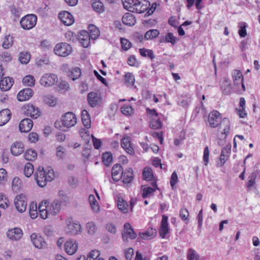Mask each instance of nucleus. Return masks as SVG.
I'll use <instances>...</instances> for the list:
<instances>
[{
	"instance_id": "nucleus-1",
	"label": "nucleus",
	"mask_w": 260,
	"mask_h": 260,
	"mask_svg": "<svg viewBox=\"0 0 260 260\" xmlns=\"http://www.w3.org/2000/svg\"><path fill=\"white\" fill-rule=\"evenodd\" d=\"M60 207L61 203L58 200H54L51 203L42 202L38 206L40 216L43 219L54 216L59 212Z\"/></svg>"
},
{
	"instance_id": "nucleus-2",
	"label": "nucleus",
	"mask_w": 260,
	"mask_h": 260,
	"mask_svg": "<svg viewBox=\"0 0 260 260\" xmlns=\"http://www.w3.org/2000/svg\"><path fill=\"white\" fill-rule=\"evenodd\" d=\"M34 176L38 185L41 187L45 186L47 182H51L54 178L53 169L51 168L44 169L42 167H39L37 169Z\"/></svg>"
},
{
	"instance_id": "nucleus-3",
	"label": "nucleus",
	"mask_w": 260,
	"mask_h": 260,
	"mask_svg": "<svg viewBox=\"0 0 260 260\" xmlns=\"http://www.w3.org/2000/svg\"><path fill=\"white\" fill-rule=\"evenodd\" d=\"M122 2L125 9L139 14L145 12L150 6L146 0H122Z\"/></svg>"
},
{
	"instance_id": "nucleus-4",
	"label": "nucleus",
	"mask_w": 260,
	"mask_h": 260,
	"mask_svg": "<svg viewBox=\"0 0 260 260\" xmlns=\"http://www.w3.org/2000/svg\"><path fill=\"white\" fill-rule=\"evenodd\" d=\"M61 122L62 124L60 125L59 122L56 121L54 123L55 127L62 131L67 132L76 124L77 119L74 113L68 112L62 116Z\"/></svg>"
},
{
	"instance_id": "nucleus-5",
	"label": "nucleus",
	"mask_w": 260,
	"mask_h": 260,
	"mask_svg": "<svg viewBox=\"0 0 260 260\" xmlns=\"http://www.w3.org/2000/svg\"><path fill=\"white\" fill-rule=\"evenodd\" d=\"M66 224L65 231L70 235H77L82 232V228L79 222L73 220L72 218H68L66 219Z\"/></svg>"
},
{
	"instance_id": "nucleus-6",
	"label": "nucleus",
	"mask_w": 260,
	"mask_h": 260,
	"mask_svg": "<svg viewBox=\"0 0 260 260\" xmlns=\"http://www.w3.org/2000/svg\"><path fill=\"white\" fill-rule=\"evenodd\" d=\"M37 17L35 14H27L23 17L20 21L21 27L25 30H29L35 26Z\"/></svg>"
},
{
	"instance_id": "nucleus-7",
	"label": "nucleus",
	"mask_w": 260,
	"mask_h": 260,
	"mask_svg": "<svg viewBox=\"0 0 260 260\" xmlns=\"http://www.w3.org/2000/svg\"><path fill=\"white\" fill-rule=\"evenodd\" d=\"M72 51L71 46L66 43L57 44L54 48V52L55 54L63 57H66L70 54Z\"/></svg>"
},
{
	"instance_id": "nucleus-8",
	"label": "nucleus",
	"mask_w": 260,
	"mask_h": 260,
	"mask_svg": "<svg viewBox=\"0 0 260 260\" xmlns=\"http://www.w3.org/2000/svg\"><path fill=\"white\" fill-rule=\"evenodd\" d=\"M58 80L57 76L53 73L44 74L40 79V84L44 87H50L54 85Z\"/></svg>"
},
{
	"instance_id": "nucleus-9",
	"label": "nucleus",
	"mask_w": 260,
	"mask_h": 260,
	"mask_svg": "<svg viewBox=\"0 0 260 260\" xmlns=\"http://www.w3.org/2000/svg\"><path fill=\"white\" fill-rule=\"evenodd\" d=\"M22 111L24 115L36 119L40 115V111L37 107L32 105L26 104L23 106Z\"/></svg>"
},
{
	"instance_id": "nucleus-10",
	"label": "nucleus",
	"mask_w": 260,
	"mask_h": 260,
	"mask_svg": "<svg viewBox=\"0 0 260 260\" xmlns=\"http://www.w3.org/2000/svg\"><path fill=\"white\" fill-rule=\"evenodd\" d=\"M208 122L210 127L213 128L217 127L222 123L220 113L216 110L210 112L208 115Z\"/></svg>"
},
{
	"instance_id": "nucleus-11",
	"label": "nucleus",
	"mask_w": 260,
	"mask_h": 260,
	"mask_svg": "<svg viewBox=\"0 0 260 260\" xmlns=\"http://www.w3.org/2000/svg\"><path fill=\"white\" fill-rule=\"evenodd\" d=\"M122 236L123 241L125 243L128 242V238L132 240L136 238V234L130 223L127 222L124 224V229L122 231Z\"/></svg>"
},
{
	"instance_id": "nucleus-12",
	"label": "nucleus",
	"mask_w": 260,
	"mask_h": 260,
	"mask_svg": "<svg viewBox=\"0 0 260 260\" xmlns=\"http://www.w3.org/2000/svg\"><path fill=\"white\" fill-rule=\"evenodd\" d=\"M30 239L32 244L38 249H44L47 247V243L40 235L33 233L30 235Z\"/></svg>"
},
{
	"instance_id": "nucleus-13",
	"label": "nucleus",
	"mask_w": 260,
	"mask_h": 260,
	"mask_svg": "<svg viewBox=\"0 0 260 260\" xmlns=\"http://www.w3.org/2000/svg\"><path fill=\"white\" fill-rule=\"evenodd\" d=\"M232 78L234 85L239 89L241 85L242 90L245 91V86L243 83V77L240 70H235L232 73Z\"/></svg>"
},
{
	"instance_id": "nucleus-14",
	"label": "nucleus",
	"mask_w": 260,
	"mask_h": 260,
	"mask_svg": "<svg viewBox=\"0 0 260 260\" xmlns=\"http://www.w3.org/2000/svg\"><path fill=\"white\" fill-rule=\"evenodd\" d=\"M26 197L24 194L17 195L15 199V205L17 210L21 213L24 212L27 207Z\"/></svg>"
},
{
	"instance_id": "nucleus-15",
	"label": "nucleus",
	"mask_w": 260,
	"mask_h": 260,
	"mask_svg": "<svg viewBox=\"0 0 260 260\" xmlns=\"http://www.w3.org/2000/svg\"><path fill=\"white\" fill-rule=\"evenodd\" d=\"M87 101L90 107L94 108L99 106L102 102V99L99 93L90 92L87 95Z\"/></svg>"
},
{
	"instance_id": "nucleus-16",
	"label": "nucleus",
	"mask_w": 260,
	"mask_h": 260,
	"mask_svg": "<svg viewBox=\"0 0 260 260\" xmlns=\"http://www.w3.org/2000/svg\"><path fill=\"white\" fill-rule=\"evenodd\" d=\"M168 217L165 215L162 216V219L159 229V234L161 238H165L169 233Z\"/></svg>"
},
{
	"instance_id": "nucleus-17",
	"label": "nucleus",
	"mask_w": 260,
	"mask_h": 260,
	"mask_svg": "<svg viewBox=\"0 0 260 260\" xmlns=\"http://www.w3.org/2000/svg\"><path fill=\"white\" fill-rule=\"evenodd\" d=\"M59 18L65 25L70 26L74 22L72 15L67 11H62L59 14Z\"/></svg>"
},
{
	"instance_id": "nucleus-18",
	"label": "nucleus",
	"mask_w": 260,
	"mask_h": 260,
	"mask_svg": "<svg viewBox=\"0 0 260 260\" xmlns=\"http://www.w3.org/2000/svg\"><path fill=\"white\" fill-rule=\"evenodd\" d=\"M78 245L76 241L69 240L64 244V250L69 255L75 254L78 250Z\"/></svg>"
},
{
	"instance_id": "nucleus-19",
	"label": "nucleus",
	"mask_w": 260,
	"mask_h": 260,
	"mask_svg": "<svg viewBox=\"0 0 260 260\" xmlns=\"http://www.w3.org/2000/svg\"><path fill=\"white\" fill-rule=\"evenodd\" d=\"M8 238L12 241L20 240L23 235L22 231L18 228L9 230L7 233Z\"/></svg>"
},
{
	"instance_id": "nucleus-20",
	"label": "nucleus",
	"mask_w": 260,
	"mask_h": 260,
	"mask_svg": "<svg viewBox=\"0 0 260 260\" xmlns=\"http://www.w3.org/2000/svg\"><path fill=\"white\" fill-rule=\"evenodd\" d=\"M121 146L126 153L131 155L134 154V150L132 146L129 137L125 136L121 139Z\"/></svg>"
},
{
	"instance_id": "nucleus-21",
	"label": "nucleus",
	"mask_w": 260,
	"mask_h": 260,
	"mask_svg": "<svg viewBox=\"0 0 260 260\" xmlns=\"http://www.w3.org/2000/svg\"><path fill=\"white\" fill-rule=\"evenodd\" d=\"M34 94L32 89L27 88L20 91L17 95V99L20 102L28 100L31 98Z\"/></svg>"
},
{
	"instance_id": "nucleus-22",
	"label": "nucleus",
	"mask_w": 260,
	"mask_h": 260,
	"mask_svg": "<svg viewBox=\"0 0 260 260\" xmlns=\"http://www.w3.org/2000/svg\"><path fill=\"white\" fill-rule=\"evenodd\" d=\"M123 168L119 164H115L113 166L111 170L112 177L114 181H119L122 176Z\"/></svg>"
},
{
	"instance_id": "nucleus-23",
	"label": "nucleus",
	"mask_w": 260,
	"mask_h": 260,
	"mask_svg": "<svg viewBox=\"0 0 260 260\" xmlns=\"http://www.w3.org/2000/svg\"><path fill=\"white\" fill-rule=\"evenodd\" d=\"M152 187L147 186L146 185H142V196L143 198H146L151 196L153 192L156 190L158 189L157 184L155 182L152 183Z\"/></svg>"
},
{
	"instance_id": "nucleus-24",
	"label": "nucleus",
	"mask_w": 260,
	"mask_h": 260,
	"mask_svg": "<svg viewBox=\"0 0 260 260\" xmlns=\"http://www.w3.org/2000/svg\"><path fill=\"white\" fill-rule=\"evenodd\" d=\"M32 126V121L29 118H25L20 121L19 127L20 132L27 133L31 130Z\"/></svg>"
},
{
	"instance_id": "nucleus-25",
	"label": "nucleus",
	"mask_w": 260,
	"mask_h": 260,
	"mask_svg": "<svg viewBox=\"0 0 260 260\" xmlns=\"http://www.w3.org/2000/svg\"><path fill=\"white\" fill-rule=\"evenodd\" d=\"M14 83L13 79L9 77H3L0 79V88L3 91L9 90Z\"/></svg>"
},
{
	"instance_id": "nucleus-26",
	"label": "nucleus",
	"mask_w": 260,
	"mask_h": 260,
	"mask_svg": "<svg viewBox=\"0 0 260 260\" xmlns=\"http://www.w3.org/2000/svg\"><path fill=\"white\" fill-rule=\"evenodd\" d=\"M24 151V145L21 142H16L11 148V152L13 155L18 156Z\"/></svg>"
},
{
	"instance_id": "nucleus-27",
	"label": "nucleus",
	"mask_w": 260,
	"mask_h": 260,
	"mask_svg": "<svg viewBox=\"0 0 260 260\" xmlns=\"http://www.w3.org/2000/svg\"><path fill=\"white\" fill-rule=\"evenodd\" d=\"M11 113L8 109H5L0 111V126L7 123L10 119Z\"/></svg>"
},
{
	"instance_id": "nucleus-28",
	"label": "nucleus",
	"mask_w": 260,
	"mask_h": 260,
	"mask_svg": "<svg viewBox=\"0 0 260 260\" xmlns=\"http://www.w3.org/2000/svg\"><path fill=\"white\" fill-rule=\"evenodd\" d=\"M221 89L225 94H228L231 93L232 86L229 79L227 78H223L222 79L221 82Z\"/></svg>"
},
{
	"instance_id": "nucleus-29",
	"label": "nucleus",
	"mask_w": 260,
	"mask_h": 260,
	"mask_svg": "<svg viewBox=\"0 0 260 260\" xmlns=\"http://www.w3.org/2000/svg\"><path fill=\"white\" fill-rule=\"evenodd\" d=\"M123 24L128 26H133L135 24L136 20L135 17L130 13H126L122 18Z\"/></svg>"
},
{
	"instance_id": "nucleus-30",
	"label": "nucleus",
	"mask_w": 260,
	"mask_h": 260,
	"mask_svg": "<svg viewBox=\"0 0 260 260\" xmlns=\"http://www.w3.org/2000/svg\"><path fill=\"white\" fill-rule=\"evenodd\" d=\"M231 152V147H224L221 152L219 161L220 166H222L228 159L229 154Z\"/></svg>"
},
{
	"instance_id": "nucleus-31",
	"label": "nucleus",
	"mask_w": 260,
	"mask_h": 260,
	"mask_svg": "<svg viewBox=\"0 0 260 260\" xmlns=\"http://www.w3.org/2000/svg\"><path fill=\"white\" fill-rule=\"evenodd\" d=\"M89 33L87 36L92 40H95L100 36V32L99 28L93 24H90L88 28Z\"/></svg>"
},
{
	"instance_id": "nucleus-32",
	"label": "nucleus",
	"mask_w": 260,
	"mask_h": 260,
	"mask_svg": "<svg viewBox=\"0 0 260 260\" xmlns=\"http://www.w3.org/2000/svg\"><path fill=\"white\" fill-rule=\"evenodd\" d=\"M81 119L85 127L89 128L91 126V120L89 114L86 110H83L81 113Z\"/></svg>"
},
{
	"instance_id": "nucleus-33",
	"label": "nucleus",
	"mask_w": 260,
	"mask_h": 260,
	"mask_svg": "<svg viewBox=\"0 0 260 260\" xmlns=\"http://www.w3.org/2000/svg\"><path fill=\"white\" fill-rule=\"evenodd\" d=\"M93 9L98 13H103L105 10L103 4L99 0H91Z\"/></svg>"
},
{
	"instance_id": "nucleus-34",
	"label": "nucleus",
	"mask_w": 260,
	"mask_h": 260,
	"mask_svg": "<svg viewBox=\"0 0 260 260\" xmlns=\"http://www.w3.org/2000/svg\"><path fill=\"white\" fill-rule=\"evenodd\" d=\"M123 182L124 183H129L134 178L133 170L131 168L126 169L124 172H123L122 176Z\"/></svg>"
},
{
	"instance_id": "nucleus-35",
	"label": "nucleus",
	"mask_w": 260,
	"mask_h": 260,
	"mask_svg": "<svg viewBox=\"0 0 260 260\" xmlns=\"http://www.w3.org/2000/svg\"><path fill=\"white\" fill-rule=\"evenodd\" d=\"M117 202V207L122 212L126 213L128 212V205L122 198H118Z\"/></svg>"
},
{
	"instance_id": "nucleus-36",
	"label": "nucleus",
	"mask_w": 260,
	"mask_h": 260,
	"mask_svg": "<svg viewBox=\"0 0 260 260\" xmlns=\"http://www.w3.org/2000/svg\"><path fill=\"white\" fill-rule=\"evenodd\" d=\"M156 235V230L152 228L149 229L144 233H140V236L141 239L144 240H149L155 237Z\"/></svg>"
},
{
	"instance_id": "nucleus-37",
	"label": "nucleus",
	"mask_w": 260,
	"mask_h": 260,
	"mask_svg": "<svg viewBox=\"0 0 260 260\" xmlns=\"http://www.w3.org/2000/svg\"><path fill=\"white\" fill-rule=\"evenodd\" d=\"M81 75V71L80 68L75 67L68 72L69 77L73 81L78 79Z\"/></svg>"
},
{
	"instance_id": "nucleus-38",
	"label": "nucleus",
	"mask_w": 260,
	"mask_h": 260,
	"mask_svg": "<svg viewBox=\"0 0 260 260\" xmlns=\"http://www.w3.org/2000/svg\"><path fill=\"white\" fill-rule=\"evenodd\" d=\"M24 157L27 160H34L37 157V153L35 150L29 149L25 152Z\"/></svg>"
},
{
	"instance_id": "nucleus-39",
	"label": "nucleus",
	"mask_w": 260,
	"mask_h": 260,
	"mask_svg": "<svg viewBox=\"0 0 260 260\" xmlns=\"http://www.w3.org/2000/svg\"><path fill=\"white\" fill-rule=\"evenodd\" d=\"M221 128H223V133L227 136L229 134L230 129V122L227 118H224L222 119V123L220 124Z\"/></svg>"
},
{
	"instance_id": "nucleus-40",
	"label": "nucleus",
	"mask_w": 260,
	"mask_h": 260,
	"mask_svg": "<svg viewBox=\"0 0 260 260\" xmlns=\"http://www.w3.org/2000/svg\"><path fill=\"white\" fill-rule=\"evenodd\" d=\"M159 32L157 29H150L148 30L145 34V39L147 40H152L158 37Z\"/></svg>"
},
{
	"instance_id": "nucleus-41",
	"label": "nucleus",
	"mask_w": 260,
	"mask_h": 260,
	"mask_svg": "<svg viewBox=\"0 0 260 260\" xmlns=\"http://www.w3.org/2000/svg\"><path fill=\"white\" fill-rule=\"evenodd\" d=\"M139 52L143 57H148L151 60L155 58V55L152 50L145 48H141L139 49Z\"/></svg>"
},
{
	"instance_id": "nucleus-42",
	"label": "nucleus",
	"mask_w": 260,
	"mask_h": 260,
	"mask_svg": "<svg viewBox=\"0 0 260 260\" xmlns=\"http://www.w3.org/2000/svg\"><path fill=\"white\" fill-rule=\"evenodd\" d=\"M13 37L10 35L5 36L3 42V47L5 49H8L13 44Z\"/></svg>"
},
{
	"instance_id": "nucleus-43",
	"label": "nucleus",
	"mask_w": 260,
	"mask_h": 260,
	"mask_svg": "<svg viewBox=\"0 0 260 260\" xmlns=\"http://www.w3.org/2000/svg\"><path fill=\"white\" fill-rule=\"evenodd\" d=\"M23 172L26 177H30L34 172V168L32 164L30 162L26 163L24 166Z\"/></svg>"
},
{
	"instance_id": "nucleus-44",
	"label": "nucleus",
	"mask_w": 260,
	"mask_h": 260,
	"mask_svg": "<svg viewBox=\"0 0 260 260\" xmlns=\"http://www.w3.org/2000/svg\"><path fill=\"white\" fill-rule=\"evenodd\" d=\"M44 101L46 104L50 107L55 106L57 103V99L51 95L46 96L44 98Z\"/></svg>"
},
{
	"instance_id": "nucleus-45",
	"label": "nucleus",
	"mask_w": 260,
	"mask_h": 260,
	"mask_svg": "<svg viewBox=\"0 0 260 260\" xmlns=\"http://www.w3.org/2000/svg\"><path fill=\"white\" fill-rule=\"evenodd\" d=\"M187 258L188 260H199L200 255L194 249L189 248L187 251Z\"/></svg>"
},
{
	"instance_id": "nucleus-46",
	"label": "nucleus",
	"mask_w": 260,
	"mask_h": 260,
	"mask_svg": "<svg viewBox=\"0 0 260 260\" xmlns=\"http://www.w3.org/2000/svg\"><path fill=\"white\" fill-rule=\"evenodd\" d=\"M30 56L28 52H21L19 54V60L22 63L27 64L30 60Z\"/></svg>"
},
{
	"instance_id": "nucleus-47",
	"label": "nucleus",
	"mask_w": 260,
	"mask_h": 260,
	"mask_svg": "<svg viewBox=\"0 0 260 260\" xmlns=\"http://www.w3.org/2000/svg\"><path fill=\"white\" fill-rule=\"evenodd\" d=\"M135 81V77L132 73L128 72L125 74V82L128 86H133Z\"/></svg>"
},
{
	"instance_id": "nucleus-48",
	"label": "nucleus",
	"mask_w": 260,
	"mask_h": 260,
	"mask_svg": "<svg viewBox=\"0 0 260 260\" xmlns=\"http://www.w3.org/2000/svg\"><path fill=\"white\" fill-rule=\"evenodd\" d=\"M22 82L26 86H33L35 85V80L32 75H27L23 78Z\"/></svg>"
},
{
	"instance_id": "nucleus-49",
	"label": "nucleus",
	"mask_w": 260,
	"mask_h": 260,
	"mask_svg": "<svg viewBox=\"0 0 260 260\" xmlns=\"http://www.w3.org/2000/svg\"><path fill=\"white\" fill-rule=\"evenodd\" d=\"M153 173L151 169L149 168H145L143 171V177L144 179L147 181H150L153 177Z\"/></svg>"
},
{
	"instance_id": "nucleus-50",
	"label": "nucleus",
	"mask_w": 260,
	"mask_h": 260,
	"mask_svg": "<svg viewBox=\"0 0 260 260\" xmlns=\"http://www.w3.org/2000/svg\"><path fill=\"white\" fill-rule=\"evenodd\" d=\"M238 27L239 28L238 30V34L239 36L241 38L245 37L247 35L246 30V28L247 27L246 23L243 22H240L239 23Z\"/></svg>"
},
{
	"instance_id": "nucleus-51",
	"label": "nucleus",
	"mask_w": 260,
	"mask_h": 260,
	"mask_svg": "<svg viewBox=\"0 0 260 260\" xmlns=\"http://www.w3.org/2000/svg\"><path fill=\"white\" fill-rule=\"evenodd\" d=\"M84 33L85 34V36L80 38V43L84 48H87L90 44V38L87 36L88 32L85 31Z\"/></svg>"
},
{
	"instance_id": "nucleus-52",
	"label": "nucleus",
	"mask_w": 260,
	"mask_h": 260,
	"mask_svg": "<svg viewBox=\"0 0 260 260\" xmlns=\"http://www.w3.org/2000/svg\"><path fill=\"white\" fill-rule=\"evenodd\" d=\"M161 122L158 118H152L150 122V126L153 129H158L161 127Z\"/></svg>"
},
{
	"instance_id": "nucleus-53",
	"label": "nucleus",
	"mask_w": 260,
	"mask_h": 260,
	"mask_svg": "<svg viewBox=\"0 0 260 260\" xmlns=\"http://www.w3.org/2000/svg\"><path fill=\"white\" fill-rule=\"evenodd\" d=\"M103 161L106 166H109L112 161V155L110 152H105L103 154Z\"/></svg>"
},
{
	"instance_id": "nucleus-54",
	"label": "nucleus",
	"mask_w": 260,
	"mask_h": 260,
	"mask_svg": "<svg viewBox=\"0 0 260 260\" xmlns=\"http://www.w3.org/2000/svg\"><path fill=\"white\" fill-rule=\"evenodd\" d=\"M56 155L58 159H63L64 158L66 155V149L61 146H59L56 148Z\"/></svg>"
},
{
	"instance_id": "nucleus-55",
	"label": "nucleus",
	"mask_w": 260,
	"mask_h": 260,
	"mask_svg": "<svg viewBox=\"0 0 260 260\" xmlns=\"http://www.w3.org/2000/svg\"><path fill=\"white\" fill-rule=\"evenodd\" d=\"M121 112L123 115L129 116L133 113L134 110L131 106L124 105L121 108Z\"/></svg>"
},
{
	"instance_id": "nucleus-56",
	"label": "nucleus",
	"mask_w": 260,
	"mask_h": 260,
	"mask_svg": "<svg viewBox=\"0 0 260 260\" xmlns=\"http://www.w3.org/2000/svg\"><path fill=\"white\" fill-rule=\"evenodd\" d=\"M100 255V251L97 250H91L86 257V260H95Z\"/></svg>"
},
{
	"instance_id": "nucleus-57",
	"label": "nucleus",
	"mask_w": 260,
	"mask_h": 260,
	"mask_svg": "<svg viewBox=\"0 0 260 260\" xmlns=\"http://www.w3.org/2000/svg\"><path fill=\"white\" fill-rule=\"evenodd\" d=\"M38 210L36 205L31 204L29 207V215L32 219H36L38 216Z\"/></svg>"
},
{
	"instance_id": "nucleus-58",
	"label": "nucleus",
	"mask_w": 260,
	"mask_h": 260,
	"mask_svg": "<svg viewBox=\"0 0 260 260\" xmlns=\"http://www.w3.org/2000/svg\"><path fill=\"white\" fill-rule=\"evenodd\" d=\"M12 56L8 52H3L0 54V59L5 62H9L12 60Z\"/></svg>"
},
{
	"instance_id": "nucleus-59",
	"label": "nucleus",
	"mask_w": 260,
	"mask_h": 260,
	"mask_svg": "<svg viewBox=\"0 0 260 260\" xmlns=\"http://www.w3.org/2000/svg\"><path fill=\"white\" fill-rule=\"evenodd\" d=\"M9 206V201L3 194H0V207L4 209Z\"/></svg>"
},
{
	"instance_id": "nucleus-60",
	"label": "nucleus",
	"mask_w": 260,
	"mask_h": 260,
	"mask_svg": "<svg viewBox=\"0 0 260 260\" xmlns=\"http://www.w3.org/2000/svg\"><path fill=\"white\" fill-rule=\"evenodd\" d=\"M165 42L171 43L174 45L176 42V38L171 32L168 33L165 37Z\"/></svg>"
},
{
	"instance_id": "nucleus-61",
	"label": "nucleus",
	"mask_w": 260,
	"mask_h": 260,
	"mask_svg": "<svg viewBox=\"0 0 260 260\" xmlns=\"http://www.w3.org/2000/svg\"><path fill=\"white\" fill-rule=\"evenodd\" d=\"M86 229L88 231V233L90 234H93L96 232V226L95 224L93 222H89L86 224Z\"/></svg>"
},
{
	"instance_id": "nucleus-62",
	"label": "nucleus",
	"mask_w": 260,
	"mask_h": 260,
	"mask_svg": "<svg viewBox=\"0 0 260 260\" xmlns=\"http://www.w3.org/2000/svg\"><path fill=\"white\" fill-rule=\"evenodd\" d=\"M121 44L122 48L125 51L127 50L131 47V43L126 39H121Z\"/></svg>"
},
{
	"instance_id": "nucleus-63",
	"label": "nucleus",
	"mask_w": 260,
	"mask_h": 260,
	"mask_svg": "<svg viewBox=\"0 0 260 260\" xmlns=\"http://www.w3.org/2000/svg\"><path fill=\"white\" fill-rule=\"evenodd\" d=\"M256 178V174L255 172H253L248 177V182L247 184V187L250 188L253 187L255 184V180Z\"/></svg>"
},
{
	"instance_id": "nucleus-64",
	"label": "nucleus",
	"mask_w": 260,
	"mask_h": 260,
	"mask_svg": "<svg viewBox=\"0 0 260 260\" xmlns=\"http://www.w3.org/2000/svg\"><path fill=\"white\" fill-rule=\"evenodd\" d=\"M179 216L182 220H186L189 216V212L187 209L182 208L179 212Z\"/></svg>"
}]
</instances>
